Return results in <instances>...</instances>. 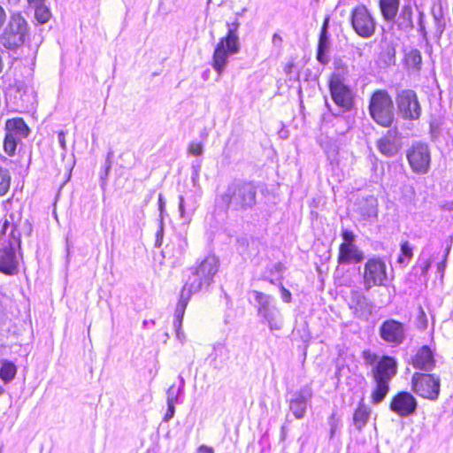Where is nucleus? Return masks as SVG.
I'll list each match as a JSON object with an SVG mask.
<instances>
[{"label":"nucleus","mask_w":453,"mask_h":453,"mask_svg":"<svg viewBox=\"0 0 453 453\" xmlns=\"http://www.w3.org/2000/svg\"><path fill=\"white\" fill-rule=\"evenodd\" d=\"M363 358L365 365H372L375 387L371 396H386L389 390V381L397 372L396 361L388 356H383L378 360V356L369 350L363 351Z\"/></svg>","instance_id":"nucleus-1"},{"label":"nucleus","mask_w":453,"mask_h":453,"mask_svg":"<svg viewBox=\"0 0 453 453\" xmlns=\"http://www.w3.org/2000/svg\"><path fill=\"white\" fill-rule=\"evenodd\" d=\"M256 196L257 188L252 182L239 180L228 185L221 198L228 208L247 210L256 204Z\"/></svg>","instance_id":"nucleus-2"},{"label":"nucleus","mask_w":453,"mask_h":453,"mask_svg":"<svg viewBox=\"0 0 453 453\" xmlns=\"http://www.w3.org/2000/svg\"><path fill=\"white\" fill-rule=\"evenodd\" d=\"M29 35V27L19 12L12 13L0 35V44L5 49L15 50L22 46Z\"/></svg>","instance_id":"nucleus-3"},{"label":"nucleus","mask_w":453,"mask_h":453,"mask_svg":"<svg viewBox=\"0 0 453 453\" xmlns=\"http://www.w3.org/2000/svg\"><path fill=\"white\" fill-rule=\"evenodd\" d=\"M218 272V259L214 256L206 257L196 267L190 268V275L183 286L189 292L197 293L208 287Z\"/></svg>","instance_id":"nucleus-4"},{"label":"nucleus","mask_w":453,"mask_h":453,"mask_svg":"<svg viewBox=\"0 0 453 453\" xmlns=\"http://www.w3.org/2000/svg\"><path fill=\"white\" fill-rule=\"evenodd\" d=\"M218 272V259L214 256L206 257L196 267L190 268V275L183 286L189 292L197 293L208 287Z\"/></svg>","instance_id":"nucleus-5"},{"label":"nucleus","mask_w":453,"mask_h":453,"mask_svg":"<svg viewBox=\"0 0 453 453\" xmlns=\"http://www.w3.org/2000/svg\"><path fill=\"white\" fill-rule=\"evenodd\" d=\"M218 272V259L214 256L206 257L196 267L190 268V275L183 286L189 292L197 293L208 287Z\"/></svg>","instance_id":"nucleus-6"},{"label":"nucleus","mask_w":453,"mask_h":453,"mask_svg":"<svg viewBox=\"0 0 453 453\" xmlns=\"http://www.w3.org/2000/svg\"><path fill=\"white\" fill-rule=\"evenodd\" d=\"M218 272V259L214 256L206 257L196 267L190 268V275L183 286L189 292L197 293L208 287Z\"/></svg>","instance_id":"nucleus-7"},{"label":"nucleus","mask_w":453,"mask_h":453,"mask_svg":"<svg viewBox=\"0 0 453 453\" xmlns=\"http://www.w3.org/2000/svg\"><path fill=\"white\" fill-rule=\"evenodd\" d=\"M252 295L257 303V315L263 319L271 331L280 330L283 326V318L280 310L275 305L273 296L253 290Z\"/></svg>","instance_id":"nucleus-8"},{"label":"nucleus","mask_w":453,"mask_h":453,"mask_svg":"<svg viewBox=\"0 0 453 453\" xmlns=\"http://www.w3.org/2000/svg\"><path fill=\"white\" fill-rule=\"evenodd\" d=\"M369 111L373 120L382 127H389L394 120L393 101L386 90H377L372 94Z\"/></svg>","instance_id":"nucleus-9"},{"label":"nucleus","mask_w":453,"mask_h":453,"mask_svg":"<svg viewBox=\"0 0 453 453\" xmlns=\"http://www.w3.org/2000/svg\"><path fill=\"white\" fill-rule=\"evenodd\" d=\"M398 115L404 120L419 119L422 107L417 93L412 89H402L395 96Z\"/></svg>","instance_id":"nucleus-10"},{"label":"nucleus","mask_w":453,"mask_h":453,"mask_svg":"<svg viewBox=\"0 0 453 453\" xmlns=\"http://www.w3.org/2000/svg\"><path fill=\"white\" fill-rule=\"evenodd\" d=\"M388 280L387 266L380 257L370 258L364 266L363 283L365 290L374 286H384Z\"/></svg>","instance_id":"nucleus-11"},{"label":"nucleus","mask_w":453,"mask_h":453,"mask_svg":"<svg viewBox=\"0 0 453 453\" xmlns=\"http://www.w3.org/2000/svg\"><path fill=\"white\" fill-rule=\"evenodd\" d=\"M351 25L355 32L363 38H369L375 33V21L365 5L353 9Z\"/></svg>","instance_id":"nucleus-12"},{"label":"nucleus","mask_w":453,"mask_h":453,"mask_svg":"<svg viewBox=\"0 0 453 453\" xmlns=\"http://www.w3.org/2000/svg\"><path fill=\"white\" fill-rule=\"evenodd\" d=\"M407 159L414 173H427L431 160L428 146L426 143L413 144L407 153Z\"/></svg>","instance_id":"nucleus-13"},{"label":"nucleus","mask_w":453,"mask_h":453,"mask_svg":"<svg viewBox=\"0 0 453 453\" xmlns=\"http://www.w3.org/2000/svg\"><path fill=\"white\" fill-rule=\"evenodd\" d=\"M412 388L418 396H437L440 392V380L434 374L415 373L412 378Z\"/></svg>","instance_id":"nucleus-14"},{"label":"nucleus","mask_w":453,"mask_h":453,"mask_svg":"<svg viewBox=\"0 0 453 453\" xmlns=\"http://www.w3.org/2000/svg\"><path fill=\"white\" fill-rule=\"evenodd\" d=\"M405 326L403 323L388 319L380 327V335L387 342L399 345L405 339Z\"/></svg>","instance_id":"nucleus-15"},{"label":"nucleus","mask_w":453,"mask_h":453,"mask_svg":"<svg viewBox=\"0 0 453 453\" xmlns=\"http://www.w3.org/2000/svg\"><path fill=\"white\" fill-rule=\"evenodd\" d=\"M379 151L386 157H394L401 148V136L396 129H389L377 141Z\"/></svg>","instance_id":"nucleus-16"},{"label":"nucleus","mask_w":453,"mask_h":453,"mask_svg":"<svg viewBox=\"0 0 453 453\" xmlns=\"http://www.w3.org/2000/svg\"><path fill=\"white\" fill-rule=\"evenodd\" d=\"M330 94L333 101L339 107L348 111L353 105V95L345 82L329 83Z\"/></svg>","instance_id":"nucleus-17"},{"label":"nucleus","mask_w":453,"mask_h":453,"mask_svg":"<svg viewBox=\"0 0 453 453\" xmlns=\"http://www.w3.org/2000/svg\"><path fill=\"white\" fill-rule=\"evenodd\" d=\"M0 272L13 275L18 272V260L12 243L0 245Z\"/></svg>","instance_id":"nucleus-18"},{"label":"nucleus","mask_w":453,"mask_h":453,"mask_svg":"<svg viewBox=\"0 0 453 453\" xmlns=\"http://www.w3.org/2000/svg\"><path fill=\"white\" fill-rule=\"evenodd\" d=\"M365 255L353 243H342L339 247L337 262L340 265L357 264L364 260Z\"/></svg>","instance_id":"nucleus-19"},{"label":"nucleus","mask_w":453,"mask_h":453,"mask_svg":"<svg viewBox=\"0 0 453 453\" xmlns=\"http://www.w3.org/2000/svg\"><path fill=\"white\" fill-rule=\"evenodd\" d=\"M349 305L357 318L367 319L372 314V304L359 291H351Z\"/></svg>","instance_id":"nucleus-20"},{"label":"nucleus","mask_w":453,"mask_h":453,"mask_svg":"<svg viewBox=\"0 0 453 453\" xmlns=\"http://www.w3.org/2000/svg\"><path fill=\"white\" fill-rule=\"evenodd\" d=\"M234 54V52H230L229 49L226 47V42L220 39L219 42L217 44L213 58H212V67L214 70L220 75L228 62V57L230 55Z\"/></svg>","instance_id":"nucleus-21"},{"label":"nucleus","mask_w":453,"mask_h":453,"mask_svg":"<svg viewBox=\"0 0 453 453\" xmlns=\"http://www.w3.org/2000/svg\"><path fill=\"white\" fill-rule=\"evenodd\" d=\"M200 195L196 193L179 196V211L182 219H190L198 207Z\"/></svg>","instance_id":"nucleus-22"},{"label":"nucleus","mask_w":453,"mask_h":453,"mask_svg":"<svg viewBox=\"0 0 453 453\" xmlns=\"http://www.w3.org/2000/svg\"><path fill=\"white\" fill-rule=\"evenodd\" d=\"M435 361L432 350L427 346H423L413 358V365L416 368L430 371L434 367Z\"/></svg>","instance_id":"nucleus-23"},{"label":"nucleus","mask_w":453,"mask_h":453,"mask_svg":"<svg viewBox=\"0 0 453 453\" xmlns=\"http://www.w3.org/2000/svg\"><path fill=\"white\" fill-rule=\"evenodd\" d=\"M327 26L328 19H326L322 26L318 43L317 59L319 63L323 65L328 63V58L326 56V53L329 50L330 41L327 35Z\"/></svg>","instance_id":"nucleus-24"},{"label":"nucleus","mask_w":453,"mask_h":453,"mask_svg":"<svg viewBox=\"0 0 453 453\" xmlns=\"http://www.w3.org/2000/svg\"><path fill=\"white\" fill-rule=\"evenodd\" d=\"M415 398H392L390 403L391 410L400 416H407L416 409Z\"/></svg>","instance_id":"nucleus-25"},{"label":"nucleus","mask_w":453,"mask_h":453,"mask_svg":"<svg viewBox=\"0 0 453 453\" xmlns=\"http://www.w3.org/2000/svg\"><path fill=\"white\" fill-rule=\"evenodd\" d=\"M192 294H195V293L189 292V290L184 287L182 288L180 296V300L175 308V312H174L175 319L173 322L174 327H177V328L181 327L185 310H186L188 300Z\"/></svg>","instance_id":"nucleus-26"},{"label":"nucleus","mask_w":453,"mask_h":453,"mask_svg":"<svg viewBox=\"0 0 453 453\" xmlns=\"http://www.w3.org/2000/svg\"><path fill=\"white\" fill-rule=\"evenodd\" d=\"M350 73L349 65L341 58L334 60V73H332L329 83L345 82Z\"/></svg>","instance_id":"nucleus-27"},{"label":"nucleus","mask_w":453,"mask_h":453,"mask_svg":"<svg viewBox=\"0 0 453 453\" xmlns=\"http://www.w3.org/2000/svg\"><path fill=\"white\" fill-rule=\"evenodd\" d=\"M227 35L221 38L224 42H226V47L230 52L237 53L240 50L239 37L237 35V30L240 23L236 19L232 23H227Z\"/></svg>","instance_id":"nucleus-28"},{"label":"nucleus","mask_w":453,"mask_h":453,"mask_svg":"<svg viewBox=\"0 0 453 453\" xmlns=\"http://www.w3.org/2000/svg\"><path fill=\"white\" fill-rule=\"evenodd\" d=\"M6 133H14V136L21 139L29 134V128L21 118L8 119L5 123Z\"/></svg>","instance_id":"nucleus-29"},{"label":"nucleus","mask_w":453,"mask_h":453,"mask_svg":"<svg viewBox=\"0 0 453 453\" xmlns=\"http://www.w3.org/2000/svg\"><path fill=\"white\" fill-rule=\"evenodd\" d=\"M187 247V240L178 236L175 241L165 247L163 252L172 256L176 261H179L184 256Z\"/></svg>","instance_id":"nucleus-30"},{"label":"nucleus","mask_w":453,"mask_h":453,"mask_svg":"<svg viewBox=\"0 0 453 453\" xmlns=\"http://www.w3.org/2000/svg\"><path fill=\"white\" fill-rule=\"evenodd\" d=\"M431 14L434 19V37L439 41L446 28V21L441 7L435 8L434 6Z\"/></svg>","instance_id":"nucleus-31"},{"label":"nucleus","mask_w":453,"mask_h":453,"mask_svg":"<svg viewBox=\"0 0 453 453\" xmlns=\"http://www.w3.org/2000/svg\"><path fill=\"white\" fill-rule=\"evenodd\" d=\"M359 213L365 219L376 218L378 213L377 199L372 196L364 199L359 206Z\"/></svg>","instance_id":"nucleus-32"},{"label":"nucleus","mask_w":453,"mask_h":453,"mask_svg":"<svg viewBox=\"0 0 453 453\" xmlns=\"http://www.w3.org/2000/svg\"><path fill=\"white\" fill-rule=\"evenodd\" d=\"M380 7L383 18L388 20H393L399 8V0H380Z\"/></svg>","instance_id":"nucleus-33"},{"label":"nucleus","mask_w":453,"mask_h":453,"mask_svg":"<svg viewBox=\"0 0 453 453\" xmlns=\"http://www.w3.org/2000/svg\"><path fill=\"white\" fill-rule=\"evenodd\" d=\"M397 24L399 28L404 31L411 30L414 27L412 21V8L411 5H404L402 8Z\"/></svg>","instance_id":"nucleus-34"},{"label":"nucleus","mask_w":453,"mask_h":453,"mask_svg":"<svg viewBox=\"0 0 453 453\" xmlns=\"http://www.w3.org/2000/svg\"><path fill=\"white\" fill-rule=\"evenodd\" d=\"M289 408L296 418H303L306 410L305 398H292L289 401Z\"/></svg>","instance_id":"nucleus-35"},{"label":"nucleus","mask_w":453,"mask_h":453,"mask_svg":"<svg viewBox=\"0 0 453 453\" xmlns=\"http://www.w3.org/2000/svg\"><path fill=\"white\" fill-rule=\"evenodd\" d=\"M370 415L369 409L360 404L354 412V422L360 429L368 420Z\"/></svg>","instance_id":"nucleus-36"},{"label":"nucleus","mask_w":453,"mask_h":453,"mask_svg":"<svg viewBox=\"0 0 453 453\" xmlns=\"http://www.w3.org/2000/svg\"><path fill=\"white\" fill-rule=\"evenodd\" d=\"M16 366L11 362H4L0 368V378L5 382L11 381L16 374Z\"/></svg>","instance_id":"nucleus-37"},{"label":"nucleus","mask_w":453,"mask_h":453,"mask_svg":"<svg viewBox=\"0 0 453 453\" xmlns=\"http://www.w3.org/2000/svg\"><path fill=\"white\" fill-rule=\"evenodd\" d=\"M12 176L10 171L0 167V196L7 194L11 186Z\"/></svg>","instance_id":"nucleus-38"},{"label":"nucleus","mask_w":453,"mask_h":453,"mask_svg":"<svg viewBox=\"0 0 453 453\" xmlns=\"http://www.w3.org/2000/svg\"><path fill=\"white\" fill-rule=\"evenodd\" d=\"M19 138L14 136V133H6L4 141V150L9 156H13Z\"/></svg>","instance_id":"nucleus-39"},{"label":"nucleus","mask_w":453,"mask_h":453,"mask_svg":"<svg viewBox=\"0 0 453 453\" xmlns=\"http://www.w3.org/2000/svg\"><path fill=\"white\" fill-rule=\"evenodd\" d=\"M413 257L412 248L408 242L401 244V254L397 259L399 264H407Z\"/></svg>","instance_id":"nucleus-40"},{"label":"nucleus","mask_w":453,"mask_h":453,"mask_svg":"<svg viewBox=\"0 0 453 453\" xmlns=\"http://www.w3.org/2000/svg\"><path fill=\"white\" fill-rule=\"evenodd\" d=\"M35 15L38 22L44 24L49 21L51 14L46 6L40 4L35 5Z\"/></svg>","instance_id":"nucleus-41"},{"label":"nucleus","mask_w":453,"mask_h":453,"mask_svg":"<svg viewBox=\"0 0 453 453\" xmlns=\"http://www.w3.org/2000/svg\"><path fill=\"white\" fill-rule=\"evenodd\" d=\"M432 261L429 257H424L420 256L417 261L413 270L420 272V274L426 276L431 267Z\"/></svg>","instance_id":"nucleus-42"},{"label":"nucleus","mask_w":453,"mask_h":453,"mask_svg":"<svg viewBox=\"0 0 453 453\" xmlns=\"http://www.w3.org/2000/svg\"><path fill=\"white\" fill-rule=\"evenodd\" d=\"M339 145L336 142L329 141L324 145V150L327 154V157L330 160L334 161L337 158L339 153Z\"/></svg>","instance_id":"nucleus-43"},{"label":"nucleus","mask_w":453,"mask_h":453,"mask_svg":"<svg viewBox=\"0 0 453 453\" xmlns=\"http://www.w3.org/2000/svg\"><path fill=\"white\" fill-rule=\"evenodd\" d=\"M381 59L388 65H394L395 61V49L392 46H388L382 53Z\"/></svg>","instance_id":"nucleus-44"},{"label":"nucleus","mask_w":453,"mask_h":453,"mask_svg":"<svg viewBox=\"0 0 453 453\" xmlns=\"http://www.w3.org/2000/svg\"><path fill=\"white\" fill-rule=\"evenodd\" d=\"M425 14L423 12H419L418 13V32L420 35L422 36L423 41H425L426 43L428 42V34L425 25Z\"/></svg>","instance_id":"nucleus-45"},{"label":"nucleus","mask_w":453,"mask_h":453,"mask_svg":"<svg viewBox=\"0 0 453 453\" xmlns=\"http://www.w3.org/2000/svg\"><path fill=\"white\" fill-rule=\"evenodd\" d=\"M188 152L193 156H201L203 152V145L201 142H191L188 144Z\"/></svg>","instance_id":"nucleus-46"},{"label":"nucleus","mask_w":453,"mask_h":453,"mask_svg":"<svg viewBox=\"0 0 453 453\" xmlns=\"http://www.w3.org/2000/svg\"><path fill=\"white\" fill-rule=\"evenodd\" d=\"M408 61L416 67L420 65L422 62L420 52L418 50H411L408 55Z\"/></svg>","instance_id":"nucleus-47"},{"label":"nucleus","mask_w":453,"mask_h":453,"mask_svg":"<svg viewBox=\"0 0 453 453\" xmlns=\"http://www.w3.org/2000/svg\"><path fill=\"white\" fill-rule=\"evenodd\" d=\"M417 319H418V327H420L421 329L426 328V326H427L426 315L424 310L422 309V307L418 308V315Z\"/></svg>","instance_id":"nucleus-48"},{"label":"nucleus","mask_w":453,"mask_h":453,"mask_svg":"<svg viewBox=\"0 0 453 453\" xmlns=\"http://www.w3.org/2000/svg\"><path fill=\"white\" fill-rule=\"evenodd\" d=\"M201 170V160H196L192 164V180L196 181L199 178V173Z\"/></svg>","instance_id":"nucleus-49"},{"label":"nucleus","mask_w":453,"mask_h":453,"mask_svg":"<svg viewBox=\"0 0 453 453\" xmlns=\"http://www.w3.org/2000/svg\"><path fill=\"white\" fill-rule=\"evenodd\" d=\"M65 136H66L65 131L61 130L58 133V140L59 145L64 152H65L67 150Z\"/></svg>","instance_id":"nucleus-50"},{"label":"nucleus","mask_w":453,"mask_h":453,"mask_svg":"<svg viewBox=\"0 0 453 453\" xmlns=\"http://www.w3.org/2000/svg\"><path fill=\"white\" fill-rule=\"evenodd\" d=\"M281 299L285 303H290L291 302V293L289 290H288L282 284L280 286Z\"/></svg>","instance_id":"nucleus-51"},{"label":"nucleus","mask_w":453,"mask_h":453,"mask_svg":"<svg viewBox=\"0 0 453 453\" xmlns=\"http://www.w3.org/2000/svg\"><path fill=\"white\" fill-rule=\"evenodd\" d=\"M167 406H168V410L165 415V418L164 419L165 421L169 420L174 414V403H173V399H169L168 402H167Z\"/></svg>","instance_id":"nucleus-52"},{"label":"nucleus","mask_w":453,"mask_h":453,"mask_svg":"<svg viewBox=\"0 0 453 453\" xmlns=\"http://www.w3.org/2000/svg\"><path fill=\"white\" fill-rule=\"evenodd\" d=\"M344 242L342 243H353L355 235L351 231L344 230L342 234Z\"/></svg>","instance_id":"nucleus-53"},{"label":"nucleus","mask_w":453,"mask_h":453,"mask_svg":"<svg viewBox=\"0 0 453 453\" xmlns=\"http://www.w3.org/2000/svg\"><path fill=\"white\" fill-rule=\"evenodd\" d=\"M282 41V37L279 34H273L272 37V43L274 47L281 48Z\"/></svg>","instance_id":"nucleus-54"},{"label":"nucleus","mask_w":453,"mask_h":453,"mask_svg":"<svg viewBox=\"0 0 453 453\" xmlns=\"http://www.w3.org/2000/svg\"><path fill=\"white\" fill-rule=\"evenodd\" d=\"M197 453H214V451L212 448L202 445L198 448Z\"/></svg>","instance_id":"nucleus-55"},{"label":"nucleus","mask_w":453,"mask_h":453,"mask_svg":"<svg viewBox=\"0 0 453 453\" xmlns=\"http://www.w3.org/2000/svg\"><path fill=\"white\" fill-rule=\"evenodd\" d=\"M6 20V12L4 9L0 5V29Z\"/></svg>","instance_id":"nucleus-56"},{"label":"nucleus","mask_w":453,"mask_h":453,"mask_svg":"<svg viewBox=\"0 0 453 453\" xmlns=\"http://www.w3.org/2000/svg\"><path fill=\"white\" fill-rule=\"evenodd\" d=\"M180 394V388H175L174 387H171L168 389V396H178Z\"/></svg>","instance_id":"nucleus-57"},{"label":"nucleus","mask_w":453,"mask_h":453,"mask_svg":"<svg viewBox=\"0 0 453 453\" xmlns=\"http://www.w3.org/2000/svg\"><path fill=\"white\" fill-rule=\"evenodd\" d=\"M445 266H446V260L444 259L442 262L438 264L437 269L439 272L443 273Z\"/></svg>","instance_id":"nucleus-58"},{"label":"nucleus","mask_w":453,"mask_h":453,"mask_svg":"<svg viewBox=\"0 0 453 453\" xmlns=\"http://www.w3.org/2000/svg\"><path fill=\"white\" fill-rule=\"evenodd\" d=\"M158 203H159V210L162 211L164 209V206H165V202L163 200L162 195H159Z\"/></svg>","instance_id":"nucleus-59"},{"label":"nucleus","mask_w":453,"mask_h":453,"mask_svg":"<svg viewBox=\"0 0 453 453\" xmlns=\"http://www.w3.org/2000/svg\"><path fill=\"white\" fill-rule=\"evenodd\" d=\"M394 396L403 397V396H412V395L411 394L407 393V392H399L396 395H395Z\"/></svg>","instance_id":"nucleus-60"},{"label":"nucleus","mask_w":453,"mask_h":453,"mask_svg":"<svg viewBox=\"0 0 453 453\" xmlns=\"http://www.w3.org/2000/svg\"><path fill=\"white\" fill-rule=\"evenodd\" d=\"M282 267H283V265L280 263H277L273 266L274 270L277 271V272H280L282 270Z\"/></svg>","instance_id":"nucleus-61"},{"label":"nucleus","mask_w":453,"mask_h":453,"mask_svg":"<svg viewBox=\"0 0 453 453\" xmlns=\"http://www.w3.org/2000/svg\"><path fill=\"white\" fill-rule=\"evenodd\" d=\"M162 234H163V227L161 226L160 230L157 231V243L159 242V238L162 237Z\"/></svg>","instance_id":"nucleus-62"},{"label":"nucleus","mask_w":453,"mask_h":453,"mask_svg":"<svg viewBox=\"0 0 453 453\" xmlns=\"http://www.w3.org/2000/svg\"><path fill=\"white\" fill-rule=\"evenodd\" d=\"M10 226V223L8 220H4V225H3V233H5L7 228L9 227Z\"/></svg>","instance_id":"nucleus-63"},{"label":"nucleus","mask_w":453,"mask_h":453,"mask_svg":"<svg viewBox=\"0 0 453 453\" xmlns=\"http://www.w3.org/2000/svg\"><path fill=\"white\" fill-rule=\"evenodd\" d=\"M29 4H40L43 0H27Z\"/></svg>","instance_id":"nucleus-64"}]
</instances>
